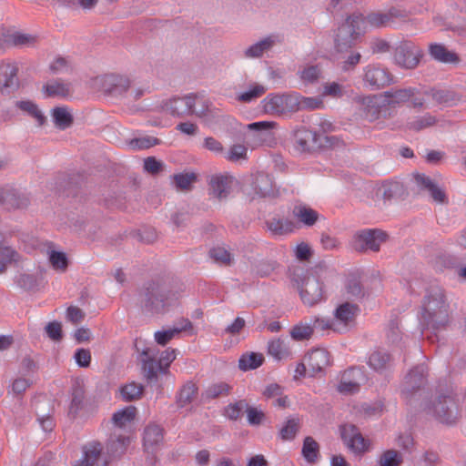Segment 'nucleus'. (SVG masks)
Listing matches in <instances>:
<instances>
[{
  "mask_svg": "<svg viewBox=\"0 0 466 466\" xmlns=\"http://www.w3.org/2000/svg\"><path fill=\"white\" fill-rule=\"evenodd\" d=\"M319 454V443L310 436L304 439L302 446V455L308 462L313 463L317 461Z\"/></svg>",
  "mask_w": 466,
  "mask_h": 466,
  "instance_id": "40",
  "label": "nucleus"
},
{
  "mask_svg": "<svg viewBox=\"0 0 466 466\" xmlns=\"http://www.w3.org/2000/svg\"><path fill=\"white\" fill-rule=\"evenodd\" d=\"M129 444V436L112 433L106 442V451L111 456H120L126 452Z\"/></svg>",
  "mask_w": 466,
  "mask_h": 466,
  "instance_id": "29",
  "label": "nucleus"
},
{
  "mask_svg": "<svg viewBox=\"0 0 466 466\" xmlns=\"http://www.w3.org/2000/svg\"><path fill=\"white\" fill-rule=\"evenodd\" d=\"M263 110L270 115L281 116L299 110L297 94H269L262 101Z\"/></svg>",
  "mask_w": 466,
  "mask_h": 466,
  "instance_id": "7",
  "label": "nucleus"
},
{
  "mask_svg": "<svg viewBox=\"0 0 466 466\" xmlns=\"http://www.w3.org/2000/svg\"><path fill=\"white\" fill-rule=\"evenodd\" d=\"M17 285L25 290H34L38 287V281L34 275L21 274L16 280Z\"/></svg>",
  "mask_w": 466,
  "mask_h": 466,
  "instance_id": "61",
  "label": "nucleus"
},
{
  "mask_svg": "<svg viewBox=\"0 0 466 466\" xmlns=\"http://www.w3.org/2000/svg\"><path fill=\"white\" fill-rule=\"evenodd\" d=\"M268 352L274 359L280 360L289 356L290 352L285 341L281 339H273L268 342Z\"/></svg>",
  "mask_w": 466,
  "mask_h": 466,
  "instance_id": "41",
  "label": "nucleus"
},
{
  "mask_svg": "<svg viewBox=\"0 0 466 466\" xmlns=\"http://www.w3.org/2000/svg\"><path fill=\"white\" fill-rule=\"evenodd\" d=\"M245 411L247 413L248 421L250 425H259L262 423L265 417L262 410L256 407H251L247 403Z\"/></svg>",
  "mask_w": 466,
  "mask_h": 466,
  "instance_id": "62",
  "label": "nucleus"
},
{
  "mask_svg": "<svg viewBox=\"0 0 466 466\" xmlns=\"http://www.w3.org/2000/svg\"><path fill=\"white\" fill-rule=\"evenodd\" d=\"M50 70L53 74H68L72 67L66 58L58 57L50 65Z\"/></svg>",
  "mask_w": 466,
  "mask_h": 466,
  "instance_id": "64",
  "label": "nucleus"
},
{
  "mask_svg": "<svg viewBox=\"0 0 466 466\" xmlns=\"http://www.w3.org/2000/svg\"><path fill=\"white\" fill-rule=\"evenodd\" d=\"M439 62L458 65L461 58L455 52L448 50L443 45L439 44Z\"/></svg>",
  "mask_w": 466,
  "mask_h": 466,
  "instance_id": "56",
  "label": "nucleus"
},
{
  "mask_svg": "<svg viewBox=\"0 0 466 466\" xmlns=\"http://www.w3.org/2000/svg\"><path fill=\"white\" fill-rule=\"evenodd\" d=\"M364 16L360 13H354L347 17L345 22L339 26L335 35V48L338 52H345L351 48L361 34V25Z\"/></svg>",
  "mask_w": 466,
  "mask_h": 466,
  "instance_id": "5",
  "label": "nucleus"
},
{
  "mask_svg": "<svg viewBox=\"0 0 466 466\" xmlns=\"http://www.w3.org/2000/svg\"><path fill=\"white\" fill-rule=\"evenodd\" d=\"M437 298L435 295H426L421 302L420 311V324L424 330H431L433 335H436L437 330Z\"/></svg>",
  "mask_w": 466,
  "mask_h": 466,
  "instance_id": "16",
  "label": "nucleus"
},
{
  "mask_svg": "<svg viewBox=\"0 0 466 466\" xmlns=\"http://www.w3.org/2000/svg\"><path fill=\"white\" fill-rule=\"evenodd\" d=\"M193 329L191 321L187 319H182L178 322V326L166 330H158L154 334L155 340L158 345L165 346L176 336L180 334L182 331H187Z\"/></svg>",
  "mask_w": 466,
  "mask_h": 466,
  "instance_id": "26",
  "label": "nucleus"
},
{
  "mask_svg": "<svg viewBox=\"0 0 466 466\" xmlns=\"http://www.w3.org/2000/svg\"><path fill=\"white\" fill-rule=\"evenodd\" d=\"M380 94L387 106V109H389L410 101L414 97L416 89L412 87L390 88V90Z\"/></svg>",
  "mask_w": 466,
  "mask_h": 466,
  "instance_id": "24",
  "label": "nucleus"
},
{
  "mask_svg": "<svg viewBox=\"0 0 466 466\" xmlns=\"http://www.w3.org/2000/svg\"><path fill=\"white\" fill-rule=\"evenodd\" d=\"M300 79L306 84H313L319 80L321 69L319 66H307L299 71Z\"/></svg>",
  "mask_w": 466,
  "mask_h": 466,
  "instance_id": "49",
  "label": "nucleus"
},
{
  "mask_svg": "<svg viewBox=\"0 0 466 466\" xmlns=\"http://www.w3.org/2000/svg\"><path fill=\"white\" fill-rule=\"evenodd\" d=\"M292 214L299 222L307 227L313 226L319 219V213L304 204L296 205L293 208Z\"/></svg>",
  "mask_w": 466,
  "mask_h": 466,
  "instance_id": "30",
  "label": "nucleus"
},
{
  "mask_svg": "<svg viewBox=\"0 0 466 466\" xmlns=\"http://www.w3.org/2000/svg\"><path fill=\"white\" fill-rule=\"evenodd\" d=\"M49 262L55 269L65 271L68 266L65 253L52 250L49 254Z\"/></svg>",
  "mask_w": 466,
  "mask_h": 466,
  "instance_id": "54",
  "label": "nucleus"
},
{
  "mask_svg": "<svg viewBox=\"0 0 466 466\" xmlns=\"http://www.w3.org/2000/svg\"><path fill=\"white\" fill-rule=\"evenodd\" d=\"M299 420L298 419H290L280 429L279 436L283 441L293 440L299 431Z\"/></svg>",
  "mask_w": 466,
  "mask_h": 466,
  "instance_id": "51",
  "label": "nucleus"
},
{
  "mask_svg": "<svg viewBox=\"0 0 466 466\" xmlns=\"http://www.w3.org/2000/svg\"><path fill=\"white\" fill-rule=\"evenodd\" d=\"M181 294L170 283L158 278L147 282L138 293L141 309L151 315L163 314L177 304Z\"/></svg>",
  "mask_w": 466,
  "mask_h": 466,
  "instance_id": "1",
  "label": "nucleus"
},
{
  "mask_svg": "<svg viewBox=\"0 0 466 466\" xmlns=\"http://www.w3.org/2000/svg\"><path fill=\"white\" fill-rule=\"evenodd\" d=\"M362 116L370 122L378 120L380 116L387 117L388 109L381 94L370 95L356 98Z\"/></svg>",
  "mask_w": 466,
  "mask_h": 466,
  "instance_id": "9",
  "label": "nucleus"
},
{
  "mask_svg": "<svg viewBox=\"0 0 466 466\" xmlns=\"http://www.w3.org/2000/svg\"><path fill=\"white\" fill-rule=\"evenodd\" d=\"M360 313L357 304L344 302L337 307L334 311L333 325L335 331L345 332L355 323V319Z\"/></svg>",
  "mask_w": 466,
  "mask_h": 466,
  "instance_id": "15",
  "label": "nucleus"
},
{
  "mask_svg": "<svg viewBox=\"0 0 466 466\" xmlns=\"http://www.w3.org/2000/svg\"><path fill=\"white\" fill-rule=\"evenodd\" d=\"M51 115L56 127L59 129H66L73 124V116L65 106L55 107Z\"/></svg>",
  "mask_w": 466,
  "mask_h": 466,
  "instance_id": "36",
  "label": "nucleus"
},
{
  "mask_svg": "<svg viewBox=\"0 0 466 466\" xmlns=\"http://www.w3.org/2000/svg\"><path fill=\"white\" fill-rule=\"evenodd\" d=\"M137 409L134 406L127 407L113 414L112 421L115 426L124 428L129 424L136 417Z\"/></svg>",
  "mask_w": 466,
  "mask_h": 466,
  "instance_id": "39",
  "label": "nucleus"
},
{
  "mask_svg": "<svg viewBox=\"0 0 466 466\" xmlns=\"http://www.w3.org/2000/svg\"><path fill=\"white\" fill-rule=\"evenodd\" d=\"M173 178L177 188L187 190L190 188L191 185L196 181L197 177L194 173H187L174 175Z\"/></svg>",
  "mask_w": 466,
  "mask_h": 466,
  "instance_id": "55",
  "label": "nucleus"
},
{
  "mask_svg": "<svg viewBox=\"0 0 466 466\" xmlns=\"http://www.w3.org/2000/svg\"><path fill=\"white\" fill-rule=\"evenodd\" d=\"M101 444L93 442L84 448V458L75 466H95L101 455Z\"/></svg>",
  "mask_w": 466,
  "mask_h": 466,
  "instance_id": "33",
  "label": "nucleus"
},
{
  "mask_svg": "<svg viewBox=\"0 0 466 466\" xmlns=\"http://www.w3.org/2000/svg\"><path fill=\"white\" fill-rule=\"evenodd\" d=\"M164 431L156 423H149L144 429L143 446L147 453H154L163 444Z\"/></svg>",
  "mask_w": 466,
  "mask_h": 466,
  "instance_id": "22",
  "label": "nucleus"
},
{
  "mask_svg": "<svg viewBox=\"0 0 466 466\" xmlns=\"http://www.w3.org/2000/svg\"><path fill=\"white\" fill-rule=\"evenodd\" d=\"M130 79L123 75L106 74L96 77L95 84L105 93L121 96L130 87Z\"/></svg>",
  "mask_w": 466,
  "mask_h": 466,
  "instance_id": "13",
  "label": "nucleus"
},
{
  "mask_svg": "<svg viewBox=\"0 0 466 466\" xmlns=\"http://www.w3.org/2000/svg\"><path fill=\"white\" fill-rule=\"evenodd\" d=\"M254 192L260 198L273 195L274 184L272 177L266 173H258L252 182Z\"/></svg>",
  "mask_w": 466,
  "mask_h": 466,
  "instance_id": "28",
  "label": "nucleus"
},
{
  "mask_svg": "<svg viewBox=\"0 0 466 466\" xmlns=\"http://www.w3.org/2000/svg\"><path fill=\"white\" fill-rule=\"evenodd\" d=\"M264 360V357L260 353L244 354L238 360V367L241 370H248L257 369Z\"/></svg>",
  "mask_w": 466,
  "mask_h": 466,
  "instance_id": "45",
  "label": "nucleus"
},
{
  "mask_svg": "<svg viewBox=\"0 0 466 466\" xmlns=\"http://www.w3.org/2000/svg\"><path fill=\"white\" fill-rule=\"evenodd\" d=\"M427 376L428 370L425 365L420 364L414 367L405 376L401 390L404 398L410 404L420 401V406L425 410L429 408L430 398V392L427 390Z\"/></svg>",
  "mask_w": 466,
  "mask_h": 466,
  "instance_id": "3",
  "label": "nucleus"
},
{
  "mask_svg": "<svg viewBox=\"0 0 466 466\" xmlns=\"http://www.w3.org/2000/svg\"><path fill=\"white\" fill-rule=\"evenodd\" d=\"M459 417L457 400L451 390L446 393L439 392V423L453 425Z\"/></svg>",
  "mask_w": 466,
  "mask_h": 466,
  "instance_id": "14",
  "label": "nucleus"
},
{
  "mask_svg": "<svg viewBox=\"0 0 466 466\" xmlns=\"http://www.w3.org/2000/svg\"><path fill=\"white\" fill-rule=\"evenodd\" d=\"M313 333L311 323H299L295 325L290 330V336L295 340L309 339Z\"/></svg>",
  "mask_w": 466,
  "mask_h": 466,
  "instance_id": "48",
  "label": "nucleus"
},
{
  "mask_svg": "<svg viewBox=\"0 0 466 466\" xmlns=\"http://www.w3.org/2000/svg\"><path fill=\"white\" fill-rule=\"evenodd\" d=\"M386 238L387 234L380 229H364L354 235L352 246L359 252L367 250L377 252Z\"/></svg>",
  "mask_w": 466,
  "mask_h": 466,
  "instance_id": "10",
  "label": "nucleus"
},
{
  "mask_svg": "<svg viewBox=\"0 0 466 466\" xmlns=\"http://www.w3.org/2000/svg\"><path fill=\"white\" fill-rule=\"evenodd\" d=\"M247 407V401L245 400H240L234 403L228 404L225 408V416L231 420H237L241 417L242 412L245 410Z\"/></svg>",
  "mask_w": 466,
  "mask_h": 466,
  "instance_id": "50",
  "label": "nucleus"
},
{
  "mask_svg": "<svg viewBox=\"0 0 466 466\" xmlns=\"http://www.w3.org/2000/svg\"><path fill=\"white\" fill-rule=\"evenodd\" d=\"M289 279L305 305L313 306L323 299V286L319 279L299 266L290 267Z\"/></svg>",
  "mask_w": 466,
  "mask_h": 466,
  "instance_id": "2",
  "label": "nucleus"
},
{
  "mask_svg": "<svg viewBox=\"0 0 466 466\" xmlns=\"http://www.w3.org/2000/svg\"><path fill=\"white\" fill-rule=\"evenodd\" d=\"M157 353L155 348H147L141 353L142 370L149 381H156L158 374H167L177 357V350L170 348L162 351L159 357Z\"/></svg>",
  "mask_w": 466,
  "mask_h": 466,
  "instance_id": "4",
  "label": "nucleus"
},
{
  "mask_svg": "<svg viewBox=\"0 0 466 466\" xmlns=\"http://www.w3.org/2000/svg\"><path fill=\"white\" fill-rule=\"evenodd\" d=\"M274 44L275 41L271 36L266 37L248 47L244 51V56L250 59L259 58L266 51L269 50Z\"/></svg>",
  "mask_w": 466,
  "mask_h": 466,
  "instance_id": "32",
  "label": "nucleus"
},
{
  "mask_svg": "<svg viewBox=\"0 0 466 466\" xmlns=\"http://www.w3.org/2000/svg\"><path fill=\"white\" fill-rule=\"evenodd\" d=\"M402 462V455L394 449L383 451L378 459L379 466H400Z\"/></svg>",
  "mask_w": 466,
  "mask_h": 466,
  "instance_id": "44",
  "label": "nucleus"
},
{
  "mask_svg": "<svg viewBox=\"0 0 466 466\" xmlns=\"http://www.w3.org/2000/svg\"><path fill=\"white\" fill-rule=\"evenodd\" d=\"M16 107H18L23 112L26 113L29 116L34 118L38 126H43L46 117L44 116L42 111L39 109L38 106L31 100H21L15 103Z\"/></svg>",
  "mask_w": 466,
  "mask_h": 466,
  "instance_id": "34",
  "label": "nucleus"
},
{
  "mask_svg": "<svg viewBox=\"0 0 466 466\" xmlns=\"http://www.w3.org/2000/svg\"><path fill=\"white\" fill-rule=\"evenodd\" d=\"M72 85L61 79L53 80L43 86V91L49 97H66L70 95Z\"/></svg>",
  "mask_w": 466,
  "mask_h": 466,
  "instance_id": "31",
  "label": "nucleus"
},
{
  "mask_svg": "<svg viewBox=\"0 0 466 466\" xmlns=\"http://www.w3.org/2000/svg\"><path fill=\"white\" fill-rule=\"evenodd\" d=\"M330 364V356L325 349H314L304 357V366L308 367V374L311 377L321 373Z\"/></svg>",
  "mask_w": 466,
  "mask_h": 466,
  "instance_id": "19",
  "label": "nucleus"
},
{
  "mask_svg": "<svg viewBox=\"0 0 466 466\" xmlns=\"http://www.w3.org/2000/svg\"><path fill=\"white\" fill-rule=\"evenodd\" d=\"M198 395V387L192 381H187L180 389L177 396V404L179 408H184L190 404Z\"/></svg>",
  "mask_w": 466,
  "mask_h": 466,
  "instance_id": "35",
  "label": "nucleus"
},
{
  "mask_svg": "<svg viewBox=\"0 0 466 466\" xmlns=\"http://www.w3.org/2000/svg\"><path fill=\"white\" fill-rule=\"evenodd\" d=\"M362 71L363 84L371 90L382 88L392 81L391 75L388 69L380 65H368L363 67Z\"/></svg>",
  "mask_w": 466,
  "mask_h": 466,
  "instance_id": "12",
  "label": "nucleus"
},
{
  "mask_svg": "<svg viewBox=\"0 0 466 466\" xmlns=\"http://www.w3.org/2000/svg\"><path fill=\"white\" fill-rule=\"evenodd\" d=\"M195 104L194 94L185 96H175L162 102L161 109L163 112L176 117H184L190 116V111Z\"/></svg>",
  "mask_w": 466,
  "mask_h": 466,
  "instance_id": "18",
  "label": "nucleus"
},
{
  "mask_svg": "<svg viewBox=\"0 0 466 466\" xmlns=\"http://www.w3.org/2000/svg\"><path fill=\"white\" fill-rule=\"evenodd\" d=\"M18 253L10 246L0 242V274L6 271L8 265L18 261Z\"/></svg>",
  "mask_w": 466,
  "mask_h": 466,
  "instance_id": "37",
  "label": "nucleus"
},
{
  "mask_svg": "<svg viewBox=\"0 0 466 466\" xmlns=\"http://www.w3.org/2000/svg\"><path fill=\"white\" fill-rule=\"evenodd\" d=\"M360 59L361 54L360 52H350L341 62V70L344 72L353 70L360 62Z\"/></svg>",
  "mask_w": 466,
  "mask_h": 466,
  "instance_id": "60",
  "label": "nucleus"
},
{
  "mask_svg": "<svg viewBox=\"0 0 466 466\" xmlns=\"http://www.w3.org/2000/svg\"><path fill=\"white\" fill-rule=\"evenodd\" d=\"M18 71L15 62L10 60L0 62V93L2 95H10L19 87Z\"/></svg>",
  "mask_w": 466,
  "mask_h": 466,
  "instance_id": "17",
  "label": "nucleus"
},
{
  "mask_svg": "<svg viewBox=\"0 0 466 466\" xmlns=\"http://www.w3.org/2000/svg\"><path fill=\"white\" fill-rule=\"evenodd\" d=\"M143 390L141 384L130 382L120 389V393L124 400L133 401L141 398Z\"/></svg>",
  "mask_w": 466,
  "mask_h": 466,
  "instance_id": "46",
  "label": "nucleus"
},
{
  "mask_svg": "<svg viewBox=\"0 0 466 466\" xmlns=\"http://www.w3.org/2000/svg\"><path fill=\"white\" fill-rule=\"evenodd\" d=\"M406 190L413 198L437 201V181L434 177L423 172L413 171L408 176Z\"/></svg>",
  "mask_w": 466,
  "mask_h": 466,
  "instance_id": "6",
  "label": "nucleus"
},
{
  "mask_svg": "<svg viewBox=\"0 0 466 466\" xmlns=\"http://www.w3.org/2000/svg\"><path fill=\"white\" fill-rule=\"evenodd\" d=\"M459 265L458 258L448 252H441L439 254V268L442 269L457 268Z\"/></svg>",
  "mask_w": 466,
  "mask_h": 466,
  "instance_id": "58",
  "label": "nucleus"
},
{
  "mask_svg": "<svg viewBox=\"0 0 466 466\" xmlns=\"http://www.w3.org/2000/svg\"><path fill=\"white\" fill-rule=\"evenodd\" d=\"M367 21L373 27H385L390 25L389 15L386 13H371L364 17V21Z\"/></svg>",
  "mask_w": 466,
  "mask_h": 466,
  "instance_id": "57",
  "label": "nucleus"
},
{
  "mask_svg": "<svg viewBox=\"0 0 466 466\" xmlns=\"http://www.w3.org/2000/svg\"><path fill=\"white\" fill-rule=\"evenodd\" d=\"M339 431L343 443L353 453L361 455L370 450V441L362 436L357 426L353 424H344L340 426Z\"/></svg>",
  "mask_w": 466,
  "mask_h": 466,
  "instance_id": "8",
  "label": "nucleus"
},
{
  "mask_svg": "<svg viewBox=\"0 0 466 466\" xmlns=\"http://www.w3.org/2000/svg\"><path fill=\"white\" fill-rule=\"evenodd\" d=\"M452 320V310L444 294L439 292V329L448 327Z\"/></svg>",
  "mask_w": 466,
  "mask_h": 466,
  "instance_id": "38",
  "label": "nucleus"
},
{
  "mask_svg": "<svg viewBox=\"0 0 466 466\" xmlns=\"http://www.w3.org/2000/svg\"><path fill=\"white\" fill-rule=\"evenodd\" d=\"M293 146L300 153L310 152L317 147V134L306 127H299L293 133Z\"/></svg>",
  "mask_w": 466,
  "mask_h": 466,
  "instance_id": "23",
  "label": "nucleus"
},
{
  "mask_svg": "<svg viewBox=\"0 0 466 466\" xmlns=\"http://www.w3.org/2000/svg\"><path fill=\"white\" fill-rule=\"evenodd\" d=\"M268 88L260 84H253L249 86L248 90L239 93L237 96V100L242 103H250L251 101L262 96Z\"/></svg>",
  "mask_w": 466,
  "mask_h": 466,
  "instance_id": "43",
  "label": "nucleus"
},
{
  "mask_svg": "<svg viewBox=\"0 0 466 466\" xmlns=\"http://www.w3.org/2000/svg\"><path fill=\"white\" fill-rule=\"evenodd\" d=\"M30 200L24 193L12 187L0 188V205L5 209H19L27 208Z\"/></svg>",
  "mask_w": 466,
  "mask_h": 466,
  "instance_id": "20",
  "label": "nucleus"
},
{
  "mask_svg": "<svg viewBox=\"0 0 466 466\" xmlns=\"http://www.w3.org/2000/svg\"><path fill=\"white\" fill-rule=\"evenodd\" d=\"M159 144V139L153 137L135 138L130 141L133 149H147Z\"/></svg>",
  "mask_w": 466,
  "mask_h": 466,
  "instance_id": "59",
  "label": "nucleus"
},
{
  "mask_svg": "<svg viewBox=\"0 0 466 466\" xmlns=\"http://www.w3.org/2000/svg\"><path fill=\"white\" fill-rule=\"evenodd\" d=\"M210 258L222 265H229L231 263V255L230 253L222 247H216L209 250Z\"/></svg>",
  "mask_w": 466,
  "mask_h": 466,
  "instance_id": "53",
  "label": "nucleus"
},
{
  "mask_svg": "<svg viewBox=\"0 0 466 466\" xmlns=\"http://www.w3.org/2000/svg\"><path fill=\"white\" fill-rule=\"evenodd\" d=\"M268 229L276 236L285 235L293 230V224L289 220L273 218L267 221Z\"/></svg>",
  "mask_w": 466,
  "mask_h": 466,
  "instance_id": "42",
  "label": "nucleus"
},
{
  "mask_svg": "<svg viewBox=\"0 0 466 466\" xmlns=\"http://www.w3.org/2000/svg\"><path fill=\"white\" fill-rule=\"evenodd\" d=\"M368 365L377 373L387 374L390 372L394 367V358L387 350L378 349L370 354Z\"/></svg>",
  "mask_w": 466,
  "mask_h": 466,
  "instance_id": "21",
  "label": "nucleus"
},
{
  "mask_svg": "<svg viewBox=\"0 0 466 466\" xmlns=\"http://www.w3.org/2000/svg\"><path fill=\"white\" fill-rule=\"evenodd\" d=\"M233 177L228 175L212 176L209 181L210 194L214 197L223 199L230 193V187Z\"/></svg>",
  "mask_w": 466,
  "mask_h": 466,
  "instance_id": "27",
  "label": "nucleus"
},
{
  "mask_svg": "<svg viewBox=\"0 0 466 466\" xmlns=\"http://www.w3.org/2000/svg\"><path fill=\"white\" fill-rule=\"evenodd\" d=\"M2 40L8 46L29 47L37 43V36L19 31H6L2 34Z\"/></svg>",
  "mask_w": 466,
  "mask_h": 466,
  "instance_id": "25",
  "label": "nucleus"
},
{
  "mask_svg": "<svg viewBox=\"0 0 466 466\" xmlns=\"http://www.w3.org/2000/svg\"><path fill=\"white\" fill-rule=\"evenodd\" d=\"M195 104L191 108L190 116L195 115L198 117L206 116L208 111V102L197 95H194Z\"/></svg>",
  "mask_w": 466,
  "mask_h": 466,
  "instance_id": "63",
  "label": "nucleus"
},
{
  "mask_svg": "<svg viewBox=\"0 0 466 466\" xmlns=\"http://www.w3.org/2000/svg\"><path fill=\"white\" fill-rule=\"evenodd\" d=\"M345 289L347 294L351 298H362L364 296V289L361 281L357 276H350L348 278Z\"/></svg>",
  "mask_w": 466,
  "mask_h": 466,
  "instance_id": "47",
  "label": "nucleus"
},
{
  "mask_svg": "<svg viewBox=\"0 0 466 466\" xmlns=\"http://www.w3.org/2000/svg\"><path fill=\"white\" fill-rule=\"evenodd\" d=\"M85 399L84 390L81 387H76L72 391V400L69 406V413L76 415L78 410L82 408Z\"/></svg>",
  "mask_w": 466,
  "mask_h": 466,
  "instance_id": "52",
  "label": "nucleus"
},
{
  "mask_svg": "<svg viewBox=\"0 0 466 466\" xmlns=\"http://www.w3.org/2000/svg\"><path fill=\"white\" fill-rule=\"evenodd\" d=\"M423 52L412 42H402L394 52L395 63L405 69H414L418 66Z\"/></svg>",
  "mask_w": 466,
  "mask_h": 466,
  "instance_id": "11",
  "label": "nucleus"
}]
</instances>
